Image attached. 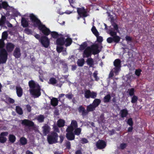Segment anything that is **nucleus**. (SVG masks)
Masks as SVG:
<instances>
[{"label": "nucleus", "mask_w": 154, "mask_h": 154, "mask_svg": "<svg viewBox=\"0 0 154 154\" xmlns=\"http://www.w3.org/2000/svg\"><path fill=\"white\" fill-rule=\"evenodd\" d=\"M91 91L90 90H87L85 91V97L86 98L88 99L90 98Z\"/></svg>", "instance_id": "42"}, {"label": "nucleus", "mask_w": 154, "mask_h": 154, "mask_svg": "<svg viewBox=\"0 0 154 154\" xmlns=\"http://www.w3.org/2000/svg\"><path fill=\"white\" fill-rule=\"evenodd\" d=\"M91 30L93 34L95 36H98L99 35V33L95 26H92Z\"/></svg>", "instance_id": "36"}, {"label": "nucleus", "mask_w": 154, "mask_h": 154, "mask_svg": "<svg viewBox=\"0 0 154 154\" xmlns=\"http://www.w3.org/2000/svg\"><path fill=\"white\" fill-rule=\"evenodd\" d=\"M72 40L71 38L68 37L65 40V45L66 47L70 46L72 44Z\"/></svg>", "instance_id": "28"}, {"label": "nucleus", "mask_w": 154, "mask_h": 154, "mask_svg": "<svg viewBox=\"0 0 154 154\" xmlns=\"http://www.w3.org/2000/svg\"><path fill=\"white\" fill-rule=\"evenodd\" d=\"M8 36V34L7 31H4L2 34V38L1 39L5 40L7 39Z\"/></svg>", "instance_id": "41"}, {"label": "nucleus", "mask_w": 154, "mask_h": 154, "mask_svg": "<svg viewBox=\"0 0 154 154\" xmlns=\"http://www.w3.org/2000/svg\"><path fill=\"white\" fill-rule=\"evenodd\" d=\"M9 6L8 2L6 1L3 2L2 4L0 3V10L2 8L7 9V8Z\"/></svg>", "instance_id": "26"}, {"label": "nucleus", "mask_w": 154, "mask_h": 154, "mask_svg": "<svg viewBox=\"0 0 154 154\" xmlns=\"http://www.w3.org/2000/svg\"><path fill=\"white\" fill-rule=\"evenodd\" d=\"M30 94L35 98L38 97L41 94V87L38 83L34 81L31 80L28 82Z\"/></svg>", "instance_id": "1"}, {"label": "nucleus", "mask_w": 154, "mask_h": 154, "mask_svg": "<svg viewBox=\"0 0 154 154\" xmlns=\"http://www.w3.org/2000/svg\"><path fill=\"white\" fill-rule=\"evenodd\" d=\"M66 97L69 100H71L72 99L73 95L72 94H69L65 95Z\"/></svg>", "instance_id": "57"}, {"label": "nucleus", "mask_w": 154, "mask_h": 154, "mask_svg": "<svg viewBox=\"0 0 154 154\" xmlns=\"http://www.w3.org/2000/svg\"><path fill=\"white\" fill-rule=\"evenodd\" d=\"M63 49V47L62 46H58L57 48V51L58 53H60L62 51Z\"/></svg>", "instance_id": "60"}, {"label": "nucleus", "mask_w": 154, "mask_h": 154, "mask_svg": "<svg viewBox=\"0 0 154 154\" xmlns=\"http://www.w3.org/2000/svg\"><path fill=\"white\" fill-rule=\"evenodd\" d=\"M142 70L140 69H138L136 70L135 73L138 76H139L140 75Z\"/></svg>", "instance_id": "52"}, {"label": "nucleus", "mask_w": 154, "mask_h": 154, "mask_svg": "<svg viewBox=\"0 0 154 154\" xmlns=\"http://www.w3.org/2000/svg\"><path fill=\"white\" fill-rule=\"evenodd\" d=\"M20 142L21 145H25L27 143V140L26 138L24 137H21L20 140Z\"/></svg>", "instance_id": "33"}, {"label": "nucleus", "mask_w": 154, "mask_h": 154, "mask_svg": "<svg viewBox=\"0 0 154 154\" xmlns=\"http://www.w3.org/2000/svg\"><path fill=\"white\" fill-rule=\"evenodd\" d=\"M50 34L51 37L55 39H57L59 36H63V35L62 34H59L57 32L55 31H51Z\"/></svg>", "instance_id": "23"}, {"label": "nucleus", "mask_w": 154, "mask_h": 154, "mask_svg": "<svg viewBox=\"0 0 154 154\" xmlns=\"http://www.w3.org/2000/svg\"><path fill=\"white\" fill-rule=\"evenodd\" d=\"M36 119L39 122H42L44 121L45 117L44 115H40L36 118Z\"/></svg>", "instance_id": "32"}, {"label": "nucleus", "mask_w": 154, "mask_h": 154, "mask_svg": "<svg viewBox=\"0 0 154 154\" xmlns=\"http://www.w3.org/2000/svg\"><path fill=\"white\" fill-rule=\"evenodd\" d=\"M13 55L16 58H18L21 57L20 50L19 47H17L15 49L13 52Z\"/></svg>", "instance_id": "15"}, {"label": "nucleus", "mask_w": 154, "mask_h": 154, "mask_svg": "<svg viewBox=\"0 0 154 154\" xmlns=\"http://www.w3.org/2000/svg\"><path fill=\"white\" fill-rule=\"evenodd\" d=\"M97 93L94 91H92L91 92L90 97L92 98L95 99V98L97 97Z\"/></svg>", "instance_id": "51"}, {"label": "nucleus", "mask_w": 154, "mask_h": 154, "mask_svg": "<svg viewBox=\"0 0 154 154\" xmlns=\"http://www.w3.org/2000/svg\"><path fill=\"white\" fill-rule=\"evenodd\" d=\"M92 54V52L90 47L89 46L87 47L83 52V57H91Z\"/></svg>", "instance_id": "12"}, {"label": "nucleus", "mask_w": 154, "mask_h": 154, "mask_svg": "<svg viewBox=\"0 0 154 154\" xmlns=\"http://www.w3.org/2000/svg\"><path fill=\"white\" fill-rule=\"evenodd\" d=\"M79 112L81 113L82 117L84 118L88 115L87 110L82 106H80L78 109Z\"/></svg>", "instance_id": "14"}, {"label": "nucleus", "mask_w": 154, "mask_h": 154, "mask_svg": "<svg viewBox=\"0 0 154 154\" xmlns=\"http://www.w3.org/2000/svg\"><path fill=\"white\" fill-rule=\"evenodd\" d=\"M77 12L79 16L77 17V20H79L80 18L82 17L85 20V18L88 15L87 10L84 7L77 8Z\"/></svg>", "instance_id": "4"}, {"label": "nucleus", "mask_w": 154, "mask_h": 154, "mask_svg": "<svg viewBox=\"0 0 154 154\" xmlns=\"http://www.w3.org/2000/svg\"><path fill=\"white\" fill-rule=\"evenodd\" d=\"M9 141L12 143H14L16 140V137L13 134H10L8 137Z\"/></svg>", "instance_id": "29"}, {"label": "nucleus", "mask_w": 154, "mask_h": 154, "mask_svg": "<svg viewBox=\"0 0 154 154\" xmlns=\"http://www.w3.org/2000/svg\"><path fill=\"white\" fill-rule=\"evenodd\" d=\"M87 43L86 42H83L81 45H80L79 49L81 51H82L85 50L87 47Z\"/></svg>", "instance_id": "34"}, {"label": "nucleus", "mask_w": 154, "mask_h": 154, "mask_svg": "<svg viewBox=\"0 0 154 154\" xmlns=\"http://www.w3.org/2000/svg\"><path fill=\"white\" fill-rule=\"evenodd\" d=\"M71 126H72L74 128H77L78 127V124L75 120H72L71 121Z\"/></svg>", "instance_id": "48"}, {"label": "nucleus", "mask_w": 154, "mask_h": 154, "mask_svg": "<svg viewBox=\"0 0 154 154\" xmlns=\"http://www.w3.org/2000/svg\"><path fill=\"white\" fill-rule=\"evenodd\" d=\"M127 123L130 126H133V122L132 119L131 118H129L127 121Z\"/></svg>", "instance_id": "50"}, {"label": "nucleus", "mask_w": 154, "mask_h": 154, "mask_svg": "<svg viewBox=\"0 0 154 154\" xmlns=\"http://www.w3.org/2000/svg\"><path fill=\"white\" fill-rule=\"evenodd\" d=\"M4 40L2 39H0V50L1 49H3L5 46V43L4 42Z\"/></svg>", "instance_id": "47"}, {"label": "nucleus", "mask_w": 154, "mask_h": 154, "mask_svg": "<svg viewBox=\"0 0 154 154\" xmlns=\"http://www.w3.org/2000/svg\"><path fill=\"white\" fill-rule=\"evenodd\" d=\"M120 116L122 118L126 117L128 114V111L126 109H123L120 111Z\"/></svg>", "instance_id": "20"}, {"label": "nucleus", "mask_w": 154, "mask_h": 154, "mask_svg": "<svg viewBox=\"0 0 154 154\" xmlns=\"http://www.w3.org/2000/svg\"><path fill=\"white\" fill-rule=\"evenodd\" d=\"M74 128L72 126H68L66 129V131L67 133H73Z\"/></svg>", "instance_id": "45"}, {"label": "nucleus", "mask_w": 154, "mask_h": 154, "mask_svg": "<svg viewBox=\"0 0 154 154\" xmlns=\"http://www.w3.org/2000/svg\"><path fill=\"white\" fill-rule=\"evenodd\" d=\"M5 100L6 102H8L10 103H13L14 102V100L13 99L8 96L6 97Z\"/></svg>", "instance_id": "43"}, {"label": "nucleus", "mask_w": 154, "mask_h": 154, "mask_svg": "<svg viewBox=\"0 0 154 154\" xmlns=\"http://www.w3.org/2000/svg\"><path fill=\"white\" fill-rule=\"evenodd\" d=\"M57 80L54 77L51 78L49 80V84L54 85L57 83Z\"/></svg>", "instance_id": "40"}, {"label": "nucleus", "mask_w": 154, "mask_h": 154, "mask_svg": "<svg viewBox=\"0 0 154 154\" xmlns=\"http://www.w3.org/2000/svg\"><path fill=\"white\" fill-rule=\"evenodd\" d=\"M106 142L102 140H99L96 143V146L99 149H104L106 146Z\"/></svg>", "instance_id": "11"}, {"label": "nucleus", "mask_w": 154, "mask_h": 154, "mask_svg": "<svg viewBox=\"0 0 154 154\" xmlns=\"http://www.w3.org/2000/svg\"><path fill=\"white\" fill-rule=\"evenodd\" d=\"M101 102V100L99 99H95L92 103L96 108L97 107Z\"/></svg>", "instance_id": "27"}, {"label": "nucleus", "mask_w": 154, "mask_h": 154, "mask_svg": "<svg viewBox=\"0 0 154 154\" xmlns=\"http://www.w3.org/2000/svg\"><path fill=\"white\" fill-rule=\"evenodd\" d=\"M75 129L74 132L73 133L74 134V135H76L77 136L81 134L82 129L80 128H76Z\"/></svg>", "instance_id": "37"}, {"label": "nucleus", "mask_w": 154, "mask_h": 154, "mask_svg": "<svg viewBox=\"0 0 154 154\" xmlns=\"http://www.w3.org/2000/svg\"><path fill=\"white\" fill-rule=\"evenodd\" d=\"M29 17L34 27H38L39 29L43 25L41 21L33 14H30Z\"/></svg>", "instance_id": "3"}, {"label": "nucleus", "mask_w": 154, "mask_h": 154, "mask_svg": "<svg viewBox=\"0 0 154 154\" xmlns=\"http://www.w3.org/2000/svg\"><path fill=\"white\" fill-rule=\"evenodd\" d=\"M7 140V139L6 137L0 136V143H5Z\"/></svg>", "instance_id": "49"}, {"label": "nucleus", "mask_w": 154, "mask_h": 154, "mask_svg": "<svg viewBox=\"0 0 154 154\" xmlns=\"http://www.w3.org/2000/svg\"><path fill=\"white\" fill-rule=\"evenodd\" d=\"M59 101V100L57 98L53 97L51 99V104L52 106L55 107L58 105Z\"/></svg>", "instance_id": "19"}, {"label": "nucleus", "mask_w": 154, "mask_h": 154, "mask_svg": "<svg viewBox=\"0 0 154 154\" xmlns=\"http://www.w3.org/2000/svg\"><path fill=\"white\" fill-rule=\"evenodd\" d=\"M42 128L43 134L44 136H46L48 134L51 130L50 127L47 124H45L43 126Z\"/></svg>", "instance_id": "16"}, {"label": "nucleus", "mask_w": 154, "mask_h": 154, "mask_svg": "<svg viewBox=\"0 0 154 154\" xmlns=\"http://www.w3.org/2000/svg\"><path fill=\"white\" fill-rule=\"evenodd\" d=\"M138 99L137 96L135 95H134L131 98V102L132 103H135L137 102Z\"/></svg>", "instance_id": "46"}, {"label": "nucleus", "mask_w": 154, "mask_h": 154, "mask_svg": "<svg viewBox=\"0 0 154 154\" xmlns=\"http://www.w3.org/2000/svg\"><path fill=\"white\" fill-rule=\"evenodd\" d=\"M15 47L14 45L11 42H7L6 45V51L7 52L11 53L14 50Z\"/></svg>", "instance_id": "13"}, {"label": "nucleus", "mask_w": 154, "mask_h": 154, "mask_svg": "<svg viewBox=\"0 0 154 154\" xmlns=\"http://www.w3.org/2000/svg\"><path fill=\"white\" fill-rule=\"evenodd\" d=\"M56 44L58 45L63 46L65 44V38L62 37L57 38L56 40Z\"/></svg>", "instance_id": "18"}, {"label": "nucleus", "mask_w": 154, "mask_h": 154, "mask_svg": "<svg viewBox=\"0 0 154 154\" xmlns=\"http://www.w3.org/2000/svg\"><path fill=\"white\" fill-rule=\"evenodd\" d=\"M58 134L54 131L51 132L50 134L48 135L47 140L49 144H52L58 142Z\"/></svg>", "instance_id": "2"}, {"label": "nucleus", "mask_w": 154, "mask_h": 154, "mask_svg": "<svg viewBox=\"0 0 154 154\" xmlns=\"http://www.w3.org/2000/svg\"><path fill=\"white\" fill-rule=\"evenodd\" d=\"M16 112L20 115H22L23 114V112L22 109L19 106H16Z\"/></svg>", "instance_id": "38"}, {"label": "nucleus", "mask_w": 154, "mask_h": 154, "mask_svg": "<svg viewBox=\"0 0 154 154\" xmlns=\"http://www.w3.org/2000/svg\"><path fill=\"white\" fill-rule=\"evenodd\" d=\"M128 92L130 96H132L134 95L135 91L134 88H132L128 89Z\"/></svg>", "instance_id": "44"}, {"label": "nucleus", "mask_w": 154, "mask_h": 154, "mask_svg": "<svg viewBox=\"0 0 154 154\" xmlns=\"http://www.w3.org/2000/svg\"><path fill=\"white\" fill-rule=\"evenodd\" d=\"M127 144L125 143H122L120 145V147L121 149H124L127 146Z\"/></svg>", "instance_id": "53"}, {"label": "nucleus", "mask_w": 154, "mask_h": 154, "mask_svg": "<svg viewBox=\"0 0 154 154\" xmlns=\"http://www.w3.org/2000/svg\"><path fill=\"white\" fill-rule=\"evenodd\" d=\"M65 121L62 119H59L57 122V125L59 128L63 127L64 126Z\"/></svg>", "instance_id": "25"}, {"label": "nucleus", "mask_w": 154, "mask_h": 154, "mask_svg": "<svg viewBox=\"0 0 154 154\" xmlns=\"http://www.w3.org/2000/svg\"><path fill=\"white\" fill-rule=\"evenodd\" d=\"M111 96L110 94H108L106 95L103 98V102L105 103L109 102L111 99Z\"/></svg>", "instance_id": "35"}, {"label": "nucleus", "mask_w": 154, "mask_h": 154, "mask_svg": "<svg viewBox=\"0 0 154 154\" xmlns=\"http://www.w3.org/2000/svg\"><path fill=\"white\" fill-rule=\"evenodd\" d=\"M66 136L67 139L70 140H74L75 138L73 133H67Z\"/></svg>", "instance_id": "21"}, {"label": "nucleus", "mask_w": 154, "mask_h": 154, "mask_svg": "<svg viewBox=\"0 0 154 154\" xmlns=\"http://www.w3.org/2000/svg\"><path fill=\"white\" fill-rule=\"evenodd\" d=\"M66 146L67 148L69 149L71 148V144L69 141H67L66 143Z\"/></svg>", "instance_id": "62"}, {"label": "nucleus", "mask_w": 154, "mask_h": 154, "mask_svg": "<svg viewBox=\"0 0 154 154\" xmlns=\"http://www.w3.org/2000/svg\"><path fill=\"white\" fill-rule=\"evenodd\" d=\"M125 38L127 42H132V38L130 36H127V35L125 37Z\"/></svg>", "instance_id": "59"}, {"label": "nucleus", "mask_w": 154, "mask_h": 154, "mask_svg": "<svg viewBox=\"0 0 154 154\" xmlns=\"http://www.w3.org/2000/svg\"><path fill=\"white\" fill-rule=\"evenodd\" d=\"M21 121V124L23 126L30 127H33L35 125L34 122L28 119H24Z\"/></svg>", "instance_id": "9"}, {"label": "nucleus", "mask_w": 154, "mask_h": 154, "mask_svg": "<svg viewBox=\"0 0 154 154\" xmlns=\"http://www.w3.org/2000/svg\"><path fill=\"white\" fill-rule=\"evenodd\" d=\"M97 72H95L93 74V76L96 81H98L99 79V78L97 77Z\"/></svg>", "instance_id": "54"}, {"label": "nucleus", "mask_w": 154, "mask_h": 154, "mask_svg": "<svg viewBox=\"0 0 154 154\" xmlns=\"http://www.w3.org/2000/svg\"><path fill=\"white\" fill-rule=\"evenodd\" d=\"M40 42L43 47L47 48L50 45V41L46 36H42L40 39Z\"/></svg>", "instance_id": "6"}, {"label": "nucleus", "mask_w": 154, "mask_h": 154, "mask_svg": "<svg viewBox=\"0 0 154 154\" xmlns=\"http://www.w3.org/2000/svg\"><path fill=\"white\" fill-rule=\"evenodd\" d=\"M121 38L119 36L117 35L113 37H109L107 39V42L109 43H111L114 42L116 43H119L120 41Z\"/></svg>", "instance_id": "10"}, {"label": "nucleus", "mask_w": 154, "mask_h": 154, "mask_svg": "<svg viewBox=\"0 0 154 154\" xmlns=\"http://www.w3.org/2000/svg\"><path fill=\"white\" fill-rule=\"evenodd\" d=\"M8 134V133L7 132H4L1 133L0 134V136L4 137V136H6Z\"/></svg>", "instance_id": "64"}, {"label": "nucleus", "mask_w": 154, "mask_h": 154, "mask_svg": "<svg viewBox=\"0 0 154 154\" xmlns=\"http://www.w3.org/2000/svg\"><path fill=\"white\" fill-rule=\"evenodd\" d=\"M21 23L23 27H27L29 26L28 22L24 17L22 18Z\"/></svg>", "instance_id": "22"}, {"label": "nucleus", "mask_w": 154, "mask_h": 154, "mask_svg": "<svg viewBox=\"0 0 154 154\" xmlns=\"http://www.w3.org/2000/svg\"><path fill=\"white\" fill-rule=\"evenodd\" d=\"M109 34L111 36L113 37L117 35V33L116 32L111 31L109 32Z\"/></svg>", "instance_id": "61"}, {"label": "nucleus", "mask_w": 154, "mask_h": 154, "mask_svg": "<svg viewBox=\"0 0 154 154\" xmlns=\"http://www.w3.org/2000/svg\"><path fill=\"white\" fill-rule=\"evenodd\" d=\"M89 47L92 54L94 55L98 54L101 51V49H99V46L97 44H93Z\"/></svg>", "instance_id": "7"}, {"label": "nucleus", "mask_w": 154, "mask_h": 154, "mask_svg": "<svg viewBox=\"0 0 154 154\" xmlns=\"http://www.w3.org/2000/svg\"><path fill=\"white\" fill-rule=\"evenodd\" d=\"M26 109L29 112H30L31 110V107L30 106L29 104H27L26 106Z\"/></svg>", "instance_id": "63"}, {"label": "nucleus", "mask_w": 154, "mask_h": 154, "mask_svg": "<svg viewBox=\"0 0 154 154\" xmlns=\"http://www.w3.org/2000/svg\"><path fill=\"white\" fill-rule=\"evenodd\" d=\"M85 63V60L83 58L79 59L77 62V64L79 66H82Z\"/></svg>", "instance_id": "39"}, {"label": "nucleus", "mask_w": 154, "mask_h": 154, "mask_svg": "<svg viewBox=\"0 0 154 154\" xmlns=\"http://www.w3.org/2000/svg\"><path fill=\"white\" fill-rule=\"evenodd\" d=\"M112 26L113 27V28L116 31H118V25L115 23H114L112 24Z\"/></svg>", "instance_id": "58"}, {"label": "nucleus", "mask_w": 154, "mask_h": 154, "mask_svg": "<svg viewBox=\"0 0 154 154\" xmlns=\"http://www.w3.org/2000/svg\"><path fill=\"white\" fill-rule=\"evenodd\" d=\"M97 38V41L99 42H101L103 41V37L101 36H96Z\"/></svg>", "instance_id": "55"}, {"label": "nucleus", "mask_w": 154, "mask_h": 154, "mask_svg": "<svg viewBox=\"0 0 154 154\" xmlns=\"http://www.w3.org/2000/svg\"><path fill=\"white\" fill-rule=\"evenodd\" d=\"M38 29L45 35V36H47L50 34L51 32L50 29L46 27L43 24Z\"/></svg>", "instance_id": "8"}, {"label": "nucleus", "mask_w": 154, "mask_h": 154, "mask_svg": "<svg viewBox=\"0 0 154 154\" xmlns=\"http://www.w3.org/2000/svg\"><path fill=\"white\" fill-rule=\"evenodd\" d=\"M24 32L26 34L28 35L31 34L32 32L31 30L29 28L25 29H24Z\"/></svg>", "instance_id": "56"}, {"label": "nucleus", "mask_w": 154, "mask_h": 154, "mask_svg": "<svg viewBox=\"0 0 154 154\" xmlns=\"http://www.w3.org/2000/svg\"><path fill=\"white\" fill-rule=\"evenodd\" d=\"M8 56V54L5 49H1L0 50V59L2 60V63H6Z\"/></svg>", "instance_id": "5"}, {"label": "nucleus", "mask_w": 154, "mask_h": 154, "mask_svg": "<svg viewBox=\"0 0 154 154\" xmlns=\"http://www.w3.org/2000/svg\"><path fill=\"white\" fill-rule=\"evenodd\" d=\"M121 60L119 59L115 60L114 62V64L115 67H117V69L121 67Z\"/></svg>", "instance_id": "30"}, {"label": "nucleus", "mask_w": 154, "mask_h": 154, "mask_svg": "<svg viewBox=\"0 0 154 154\" xmlns=\"http://www.w3.org/2000/svg\"><path fill=\"white\" fill-rule=\"evenodd\" d=\"M87 64L90 67H92L94 64V62L93 59L91 58H89L86 61Z\"/></svg>", "instance_id": "31"}, {"label": "nucleus", "mask_w": 154, "mask_h": 154, "mask_svg": "<svg viewBox=\"0 0 154 154\" xmlns=\"http://www.w3.org/2000/svg\"><path fill=\"white\" fill-rule=\"evenodd\" d=\"M96 107L91 103L87 107V111L88 114L89 112H93L95 110Z\"/></svg>", "instance_id": "24"}, {"label": "nucleus", "mask_w": 154, "mask_h": 154, "mask_svg": "<svg viewBox=\"0 0 154 154\" xmlns=\"http://www.w3.org/2000/svg\"><path fill=\"white\" fill-rule=\"evenodd\" d=\"M16 92L17 96L20 97L23 95V90L20 86H17L16 87Z\"/></svg>", "instance_id": "17"}]
</instances>
